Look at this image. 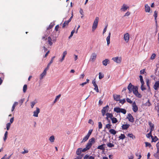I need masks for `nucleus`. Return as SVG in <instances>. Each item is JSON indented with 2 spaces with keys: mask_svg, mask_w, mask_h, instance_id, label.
Instances as JSON below:
<instances>
[{
  "mask_svg": "<svg viewBox=\"0 0 159 159\" xmlns=\"http://www.w3.org/2000/svg\"><path fill=\"white\" fill-rule=\"evenodd\" d=\"M95 143V139L94 138H92L89 140L86 145L87 148L89 149L92 147L93 144Z\"/></svg>",
  "mask_w": 159,
  "mask_h": 159,
  "instance_id": "1",
  "label": "nucleus"
},
{
  "mask_svg": "<svg viewBox=\"0 0 159 159\" xmlns=\"http://www.w3.org/2000/svg\"><path fill=\"white\" fill-rule=\"evenodd\" d=\"M99 20V18L96 17L94 21L93 26H92V31H94L95 30L97 27L98 23Z\"/></svg>",
  "mask_w": 159,
  "mask_h": 159,
  "instance_id": "2",
  "label": "nucleus"
},
{
  "mask_svg": "<svg viewBox=\"0 0 159 159\" xmlns=\"http://www.w3.org/2000/svg\"><path fill=\"white\" fill-rule=\"evenodd\" d=\"M109 106L107 105L103 108V109L102 110L101 112L102 115L103 116L105 115L106 112L107 111H108L109 110Z\"/></svg>",
  "mask_w": 159,
  "mask_h": 159,
  "instance_id": "3",
  "label": "nucleus"
},
{
  "mask_svg": "<svg viewBox=\"0 0 159 159\" xmlns=\"http://www.w3.org/2000/svg\"><path fill=\"white\" fill-rule=\"evenodd\" d=\"M115 62L117 63H120L121 61V57H113L112 59Z\"/></svg>",
  "mask_w": 159,
  "mask_h": 159,
  "instance_id": "4",
  "label": "nucleus"
},
{
  "mask_svg": "<svg viewBox=\"0 0 159 159\" xmlns=\"http://www.w3.org/2000/svg\"><path fill=\"white\" fill-rule=\"evenodd\" d=\"M127 118L128 119L129 121L133 123L134 122V118H133L132 116L130 113L128 114Z\"/></svg>",
  "mask_w": 159,
  "mask_h": 159,
  "instance_id": "5",
  "label": "nucleus"
},
{
  "mask_svg": "<svg viewBox=\"0 0 159 159\" xmlns=\"http://www.w3.org/2000/svg\"><path fill=\"white\" fill-rule=\"evenodd\" d=\"M138 107L137 106L136 102H134L132 105V110L134 112H136L138 110Z\"/></svg>",
  "mask_w": 159,
  "mask_h": 159,
  "instance_id": "6",
  "label": "nucleus"
},
{
  "mask_svg": "<svg viewBox=\"0 0 159 159\" xmlns=\"http://www.w3.org/2000/svg\"><path fill=\"white\" fill-rule=\"evenodd\" d=\"M92 83L94 87V89L97 93H98L99 92L97 84L96 83L95 80V79L93 80Z\"/></svg>",
  "mask_w": 159,
  "mask_h": 159,
  "instance_id": "7",
  "label": "nucleus"
},
{
  "mask_svg": "<svg viewBox=\"0 0 159 159\" xmlns=\"http://www.w3.org/2000/svg\"><path fill=\"white\" fill-rule=\"evenodd\" d=\"M40 109L38 107L36 108V110L33 112V116L37 117L38 116V114L40 112Z\"/></svg>",
  "mask_w": 159,
  "mask_h": 159,
  "instance_id": "8",
  "label": "nucleus"
},
{
  "mask_svg": "<svg viewBox=\"0 0 159 159\" xmlns=\"http://www.w3.org/2000/svg\"><path fill=\"white\" fill-rule=\"evenodd\" d=\"M97 57V55L95 53H93L92 54L90 60L93 62L96 59Z\"/></svg>",
  "mask_w": 159,
  "mask_h": 159,
  "instance_id": "9",
  "label": "nucleus"
},
{
  "mask_svg": "<svg viewBox=\"0 0 159 159\" xmlns=\"http://www.w3.org/2000/svg\"><path fill=\"white\" fill-rule=\"evenodd\" d=\"M129 34L128 33H126L124 35V39L126 43H128L129 41Z\"/></svg>",
  "mask_w": 159,
  "mask_h": 159,
  "instance_id": "10",
  "label": "nucleus"
},
{
  "mask_svg": "<svg viewBox=\"0 0 159 159\" xmlns=\"http://www.w3.org/2000/svg\"><path fill=\"white\" fill-rule=\"evenodd\" d=\"M129 8L128 6H127L125 4H123L120 9V10L123 11H125Z\"/></svg>",
  "mask_w": 159,
  "mask_h": 159,
  "instance_id": "11",
  "label": "nucleus"
},
{
  "mask_svg": "<svg viewBox=\"0 0 159 159\" xmlns=\"http://www.w3.org/2000/svg\"><path fill=\"white\" fill-rule=\"evenodd\" d=\"M157 14H158V13L157 11H154V17L155 20L156 24V28L157 29Z\"/></svg>",
  "mask_w": 159,
  "mask_h": 159,
  "instance_id": "12",
  "label": "nucleus"
},
{
  "mask_svg": "<svg viewBox=\"0 0 159 159\" xmlns=\"http://www.w3.org/2000/svg\"><path fill=\"white\" fill-rule=\"evenodd\" d=\"M113 98L116 101H119L120 99V95H114Z\"/></svg>",
  "mask_w": 159,
  "mask_h": 159,
  "instance_id": "13",
  "label": "nucleus"
},
{
  "mask_svg": "<svg viewBox=\"0 0 159 159\" xmlns=\"http://www.w3.org/2000/svg\"><path fill=\"white\" fill-rule=\"evenodd\" d=\"M47 74V71L44 70L43 72L40 75V80H42L44 77Z\"/></svg>",
  "mask_w": 159,
  "mask_h": 159,
  "instance_id": "14",
  "label": "nucleus"
},
{
  "mask_svg": "<svg viewBox=\"0 0 159 159\" xmlns=\"http://www.w3.org/2000/svg\"><path fill=\"white\" fill-rule=\"evenodd\" d=\"M159 87V81H156L153 86V88L156 90L158 89Z\"/></svg>",
  "mask_w": 159,
  "mask_h": 159,
  "instance_id": "15",
  "label": "nucleus"
},
{
  "mask_svg": "<svg viewBox=\"0 0 159 159\" xmlns=\"http://www.w3.org/2000/svg\"><path fill=\"white\" fill-rule=\"evenodd\" d=\"M130 125L129 124L123 125L121 126L122 129L123 130L127 129L129 127Z\"/></svg>",
  "mask_w": 159,
  "mask_h": 159,
  "instance_id": "16",
  "label": "nucleus"
},
{
  "mask_svg": "<svg viewBox=\"0 0 159 159\" xmlns=\"http://www.w3.org/2000/svg\"><path fill=\"white\" fill-rule=\"evenodd\" d=\"M145 11L146 12H149L150 10V7L148 5V4H146L145 5Z\"/></svg>",
  "mask_w": 159,
  "mask_h": 159,
  "instance_id": "17",
  "label": "nucleus"
},
{
  "mask_svg": "<svg viewBox=\"0 0 159 159\" xmlns=\"http://www.w3.org/2000/svg\"><path fill=\"white\" fill-rule=\"evenodd\" d=\"M111 33L109 32L108 36L107 37L106 39L107 46H109L110 43V38L111 37Z\"/></svg>",
  "mask_w": 159,
  "mask_h": 159,
  "instance_id": "18",
  "label": "nucleus"
},
{
  "mask_svg": "<svg viewBox=\"0 0 159 159\" xmlns=\"http://www.w3.org/2000/svg\"><path fill=\"white\" fill-rule=\"evenodd\" d=\"M67 52L66 51H65L63 52V53L62 57V58L59 60V61L61 62H62V61L64 60V58L65 57V56L67 54Z\"/></svg>",
  "mask_w": 159,
  "mask_h": 159,
  "instance_id": "19",
  "label": "nucleus"
},
{
  "mask_svg": "<svg viewBox=\"0 0 159 159\" xmlns=\"http://www.w3.org/2000/svg\"><path fill=\"white\" fill-rule=\"evenodd\" d=\"M67 52L66 51H65L63 52V53L62 57V58L59 60V61L61 62H62V61L64 60V58L65 57V56L67 54Z\"/></svg>",
  "mask_w": 159,
  "mask_h": 159,
  "instance_id": "20",
  "label": "nucleus"
},
{
  "mask_svg": "<svg viewBox=\"0 0 159 159\" xmlns=\"http://www.w3.org/2000/svg\"><path fill=\"white\" fill-rule=\"evenodd\" d=\"M67 52L66 51H65L63 52V53L62 57V58L59 60V61L61 62H62V61L64 60V58L65 57V56L67 54Z\"/></svg>",
  "mask_w": 159,
  "mask_h": 159,
  "instance_id": "21",
  "label": "nucleus"
},
{
  "mask_svg": "<svg viewBox=\"0 0 159 159\" xmlns=\"http://www.w3.org/2000/svg\"><path fill=\"white\" fill-rule=\"evenodd\" d=\"M105 145V144H103L100 145H99L98 147L97 148L98 149H99L104 151L105 149V148L104 147Z\"/></svg>",
  "mask_w": 159,
  "mask_h": 159,
  "instance_id": "22",
  "label": "nucleus"
},
{
  "mask_svg": "<svg viewBox=\"0 0 159 159\" xmlns=\"http://www.w3.org/2000/svg\"><path fill=\"white\" fill-rule=\"evenodd\" d=\"M133 85H132V84L131 83H130L128 85L127 87V89L129 91V93H130L132 91V87Z\"/></svg>",
  "mask_w": 159,
  "mask_h": 159,
  "instance_id": "23",
  "label": "nucleus"
},
{
  "mask_svg": "<svg viewBox=\"0 0 159 159\" xmlns=\"http://www.w3.org/2000/svg\"><path fill=\"white\" fill-rule=\"evenodd\" d=\"M148 124L149 125L150 127V131H152L154 129V125L151 121L148 122Z\"/></svg>",
  "mask_w": 159,
  "mask_h": 159,
  "instance_id": "24",
  "label": "nucleus"
},
{
  "mask_svg": "<svg viewBox=\"0 0 159 159\" xmlns=\"http://www.w3.org/2000/svg\"><path fill=\"white\" fill-rule=\"evenodd\" d=\"M82 148H80L77 149L76 150V153L78 155H80L82 152Z\"/></svg>",
  "mask_w": 159,
  "mask_h": 159,
  "instance_id": "25",
  "label": "nucleus"
},
{
  "mask_svg": "<svg viewBox=\"0 0 159 159\" xmlns=\"http://www.w3.org/2000/svg\"><path fill=\"white\" fill-rule=\"evenodd\" d=\"M153 155L156 158L159 159V150H157V152L154 153Z\"/></svg>",
  "mask_w": 159,
  "mask_h": 159,
  "instance_id": "26",
  "label": "nucleus"
},
{
  "mask_svg": "<svg viewBox=\"0 0 159 159\" xmlns=\"http://www.w3.org/2000/svg\"><path fill=\"white\" fill-rule=\"evenodd\" d=\"M37 102L38 101L36 99H35V100H34V101L31 102V107L32 108H33L34 105H35V104L37 103Z\"/></svg>",
  "mask_w": 159,
  "mask_h": 159,
  "instance_id": "27",
  "label": "nucleus"
},
{
  "mask_svg": "<svg viewBox=\"0 0 159 159\" xmlns=\"http://www.w3.org/2000/svg\"><path fill=\"white\" fill-rule=\"evenodd\" d=\"M133 93L138 91V88L137 86H133V87L132 89Z\"/></svg>",
  "mask_w": 159,
  "mask_h": 159,
  "instance_id": "28",
  "label": "nucleus"
},
{
  "mask_svg": "<svg viewBox=\"0 0 159 159\" xmlns=\"http://www.w3.org/2000/svg\"><path fill=\"white\" fill-rule=\"evenodd\" d=\"M48 44L50 45L51 46L52 44V39L51 37L49 36L48 38Z\"/></svg>",
  "mask_w": 159,
  "mask_h": 159,
  "instance_id": "29",
  "label": "nucleus"
},
{
  "mask_svg": "<svg viewBox=\"0 0 159 159\" xmlns=\"http://www.w3.org/2000/svg\"><path fill=\"white\" fill-rule=\"evenodd\" d=\"M89 136L86 135L83 139L81 141V143H82L86 141L89 138Z\"/></svg>",
  "mask_w": 159,
  "mask_h": 159,
  "instance_id": "30",
  "label": "nucleus"
},
{
  "mask_svg": "<svg viewBox=\"0 0 159 159\" xmlns=\"http://www.w3.org/2000/svg\"><path fill=\"white\" fill-rule=\"evenodd\" d=\"M109 132L113 135H115L116 134V131L113 129H111L109 130Z\"/></svg>",
  "mask_w": 159,
  "mask_h": 159,
  "instance_id": "31",
  "label": "nucleus"
},
{
  "mask_svg": "<svg viewBox=\"0 0 159 159\" xmlns=\"http://www.w3.org/2000/svg\"><path fill=\"white\" fill-rule=\"evenodd\" d=\"M109 60L107 59H106L104 60L102 62L103 65L106 66L107 65L108 62H109Z\"/></svg>",
  "mask_w": 159,
  "mask_h": 159,
  "instance_id": "32",
  "label": "nucleus"
},
{
  "mask_svg": "<svg viewBox=\"0 0 159 159\" xmlns=\"http://www.w3.org/2000/svg\"><path fill=\"white\" fill-rule=\"evenodd\" d=\"M134 94L138 98H141L142 97V95L140 93H139L138 91L136 92L135 93H134Z\"/></svg>",
  "mask_w": 159,
  "mask_h": 159,
  "instance_id": "33",
  "label": "nucleus"
},
{
  "mask_svg": "<svg viewBox=\"0 0 159 159\" xmlns=\"http://www.w3.org/2000/svg\"><path fill=\"white\" fill-rule=\"evenodd\" d=\"M55 25V24L54 23H51L49 25V26L47 29V30H48L51 29Z\"/></svg>",
  "mask_w": 159,
  "mask_h": 159,
  "instance_id": "34",
  "label": "nucleus"
},
{
  "mask_svg": "<svg viewBox=\"0 0 159 159\" xmlns=\"http://www.w3.org/2000/svg\"><path fill=\"white\" fill-rule=\"evenodd\" d=\"M69 22L67 21H66L62 25V28H64L66 26H67Z\"/></svg>",
  "mask_w": 159,
  "mask_h": 159,
  "instance_id": "35",
  "label": "nucleus"
},
{
  "mask_svg": "<svg viewBox=\"0 0 159 159\" xmlns=\"http://www.w3.org/2000/svg\"><path fill=\"white\" fill-rule=\"evenodd\" d=\"M120 108L119 107H116L114 108V111L116 112L117 113L120 112Z\"/></svg>",
  "mask_w": 159,
  "mask_h": 159,
  "instance_id": "36",
  "label": "nucleus"
},
{
  "mask_svg": "<svg viewBox=\"0 0 159 159\" xmlns=\"http://www.w3.org/2000/svg\"><path fill=\"white\" fill-rule=\"evenodd\" d=\"M151 139L152 142H155L157 141L158 139V138L156 136H155L154 137L153 136V137H152Z\"/></svg>",
  "mask_w": 159,
  "mask_h": 159,
  "instance_id": "37",
  "label": "nucleus"
},
{
  "mask_svg": "<svg viewBox=\"0 0 159 159\" xmlns=\"http://www.w3.org/2000/svg\"><path fill=\"white\" fill-rule=\"evenodd\" d=\"M111 120L112 121V123L113 124L116 123L118 121L117 119L116 118L114 117H113L112 118H111Z\"/></svg>",
  "mask_w": 159,
  "mask_h": 159,
  "instance_id": "38",
  "label": "nucleus"
},
{
  "mask_svg": "<svg viewBox=\"0 0 159 159\" xmlns=\"http://www.w3.org/2000/svg\"><path fill=\"white\" fill-rule=\"evenodd\" d=\"M106 115L107 116L110 118L111 119L113 117V115L112 114L107 113Z\"/></svg>",
  "mask_w": 159,
  "mask_h": 159,
  "instance_id": "39",
  "label": "nucleus"
},
{
  "mask_svg": "<svg viewBox=\"0 0 159 159\" xmlns=\"http://www.w3.org/2000/svg\"><path fill=\"white\" fill-rule=\"evenodd\" d=\"M120 112H121L123 114H125L126 113V111L125 109L120 108Z\"/></svg>",
  "mask_w": 159,
  "mask_h": 159,
  "instance_id": "40",
  "label": "nucleus"
},
{
  "mask_svg": "<svg viewBox=\"0 0 159 159\" xmlns=\"http://www.w3.org/2000/svg\"><path fill=\"white\" fill-rule=\"evenodd\" d=\"M128 136L130 138H132V139H135V137L132 134H129Z\"/></svg>",
  "mask_w": 159,
  "mask_h": 159,
  "instance_id": "41",
  "label": "nucleus"
},
{
  "mask_svg": "<svg viewBox=\"0 0 159 159\" xmlns=\"http://www.w3.org/2000/svg\"><path fill=\"white\" fill-rule=\"evenodd\" d=\"M55 139V137L53 135L51 136L49 138V140L51 142H53L54 141Z\"/></svg>",
  "mask_w": 159,
  "mask_h": 159,
  "instance_id": "42",
  "label": "nucleus"
},
{
  "mask_svg": "<svg viewBox=\"0 0 159 159\" xmlns=\"http://www.w3.org/2000/svg\"><path fill=\"white\" fill-rule=\"evenodd\" d=\"M152 131H150V132L147 134L146 136L147 138H149L151 137V138H152L153 137V136L152 135Z\"/></svg>",
  "mask_w": 159,
  "mask_h": 159,
  "instance_id": "43",
  "label": "nucleus"
},
{
  "mask_svg": "<svg viewBox=\"0 0 159 159\" xmlns=\"http://www.w3.org/2000/svg\"><path fill=\"white\" fill-rule=\"evenodd\" d=\"M61 95L60 94L59 95L57 96L55 100L54 101V103H56V102L59 99V98L61 97Z\"/></svg>",
  "mask_w": 159,
  "mask_h": 159,
  "instance_id": "44",
  "label": "nucleus"
},
{
  "mask_svg": "<svg viewBox=\"0 0 159 159\" xmlns=\"http://www.w3.org/2000/svg\"><path fill=\"white\" fill-rule=\"evenodd\" d=\"M125 138V136L124 134H121L119 136L120 139H123Z\"/></svg>",
  "mask_w": 159,
  "mask_h": 159,
  "instance_id": "45",
  "label": "nucleus"
},
{
  "mask_svg": "<svg viewBox=\"0 0 159 159\" xmlns=\"http://www.w3.org/2000/svg\"><path fill=\"white\" fill-rule=\"evenodd\" d=\"M27 89V85L26 84H25L23 87V92L24 93L26 92Z\"/></svg>",
  "mask_w": 159,
  "mask_h": 159,
  "instance_id": "46",
  "label": "nucleus"
},
{
  "mask_svg": "<svg viewBox=\"0 0 159 159\" xmlns=\"http://www.w3.org/2000/svg\"><path fill=\"white\" fill-rule=\"evenodd\" d=\"M107 145L109 148H111L114 147V145L113 144L110 143H108L107 144Z\"/></svg>",
  "mask_w": 159,
  "mask_h": 159,
  "instance_id": "47",
  "label": "nucleus"
},
{
  "mask_svg": "<svg viewBox=\"0 0 159 159\" xmlns=\"http://www.w3.org/2000/svg\"><path fill=\"white\" fill-rule=\"evenodd\" d=\"M7 134H8V132L7 131H6L4 134V137L3 139L4 141H5L6 140L7 137Z\"/></svg>",
  "mask_w": 159,
  "mask_h": 159,
  "instance_id": "48",
  "label": "nucleus"
},
{
  "mask_svg": "<svg viewBox=\"0 0 159 159\" xmlns=\"http://www.w3.org/2000/svg\"><path fill=\"white\" fill-rule=\"evenodd\" d=\"M140 80V81L141 82V84H144V82L143 80V76L141 75H140L139 76Z\"/></svg>",
  "mask_w": 159,
  "mask_h": 159,
  "instance_id": "49",
  "label": "nucleus"
},
{
  "mask_svg": "<svg viewBox=\"0 0 159 159\" xmlns=\"http://www.w3.org/2000/svg\"><path fill=\"white\" fill-rule=\"evenodd\" d=\"M104 75L102 74L101 72L99 73V79H101L104 77Z\"/></svg>",
  "mask_w": 159,
  "mask_h": 159,
  "instance_id": "50",
  "label": "nucleus"
},
{
  "mask_svg": "<svg viewBox=\"0 0 159 159\" xmlns=\"http://www.w3.org/2000/svg\"><path fill=\"white\" fill-rule=\"evenodd\" d=\"M144 84H141V89L143 91L146 89V88L144 86Z\"/></svg>",
  "mask_w": 159,
  "mask_h": 159,
  "instance_id": "51",
  "label": "nucleus"
},
{
  "mask_svg": "<svg viewBox=\"0 0 159 159\" xmlns=\"http://www.w3.org/2000/svg\"><path fill=\"white\" fill-rule=\"evenodd\" d=\"M145 146L146 147H149L150 148L151 146V145L150 143L147 142H145Z\"/></svg>",
  "mask_w": 159,
  "mask_h": 159,
  "instance_id": "52",
  "label": "nucleus"
},
{
  "mask_svg": "<svg viewBox=\"0 0 159 159\" xmlns=\"http://www.w3.org/2000/svg\"><path fill=\"white\" fill-rule=\"evenodd\" d=\"M111 125L110 123H108L106 125L105 128L108 129H109L111 128Z\"/></svg>",
  "mask_w": 159,
  "mask_h": 159,
  "instance_id": "53",
  "label": "nucleus"
},
{
  "mask_svg": "<svg viewBox=\"0 0 159 159\" xmlns=\"http://www.w3.org/2000/svg\"><path fill=\"white\" fill-rule=\"evenodd\" d=\"M145 105L146 106H148L149 107L151 105V104L150 103L149 100H148V102H146Z\"/></svg>",
  "mask_w": 159,
  "mask_h": 159,
  "instance_id": "54",
  "label": "nucleus"
},
{
  "mask_svg": "<svg viewBox=\"0 0 159 159\" xmlns=\"http://www.w3.org/2000/svg\"><path fill=\"white\" fill-rule=\"evenodd\" d=\"M156 55L155 53H153L150 59L151 60L154 59L156 57Z\"/></svg>",
  "mask_w": 159,
  "mask_h": 159,
  "instance_id": "55",
  "label": "nucleus"
},
{
  "mask_svg": "<svg viewBox=\"0 0 159 159\" xmlns=\"http://www.w3.org/2000/svg\"><path fill=\"white\" fill-rule=\"evenodd\" d=\"M135 155L136 156L138 157V159H140L142 157L141 154H139L138 153H136Z\"/></svg>",
  "mask_w": 159,
  "mask_h": 159,
  "instance_id": "56",
  "label": "nucleus"
},
{
  "mask_svg": "<svg viewBox=\"0 0 159 159\" xmlns=\"http://www.w3.org/2000/svg\"><path fill=\"white\" fill-rule=\"evenodd\" d=\"M120 103L122 104H124L125 102V99L123 100H120L119 101Z\"/></svg>",
  "mask_w": 159,
  "mask_h": 159,
  "instance_id": "57",
  "label": "nucleus"
},
{
  "mask_svg": "<svg viewBox=\"0 0 159 159\" xmlns=\"http://www.w3.org/2000/svg\"><path fill=\"white\" fill-rule=\"evenodd\" d=\"M75 30H74L72 31L71 32L70 35L69 37V39H70L71 37L73 35V34H74V33H75Z\"/></svg>",
  "mask_w": 159,
  "mask_h": 159,
  "instance_id": "58",
  "label": "nucleus"
},
{
  "mask_svg": "<svg viewBox=\"0 0 159 159\" xmlns=\"http://www.w3.org/2000/svg\"><path fill=\"white\" fill-rule=\"evenodd\" d=\"M11 124L10 123H8L7 124V130H8L10 128Z\"/></svg>",
  "mask_w": 159,
  "mask_h": 159,
  "instance_id": "59",
  "label": "nucleus"
},
{
  "mask_svg": "<svg viewBox=\"0 0 159 159\" xmlns=\"http://www.w3.org/2000/svg\"><path fill=\"white\" fill-rule=\"evenodd\" d=\"M98 128L99 129H101L102 127V125L101 122H99L98 123Z\"/></svg>",
  "mask_w": 159,
  "mask_h": 159,
  "instance_id": "60",
  "label": "nucleus"
},
{
  "mask_svg": "<svg viewBox=\"0 0 159 159\" xmlns=\"http://www.w3.org/2000/svg\"><path fill=\"white\" fill-rule=\"evenodd\" d=\"M51 64H50V63H49L48 64L47 67L44 69V70L47 71V70L49 69L50 66V65Z\"/></svg>",
  "mask_w": 159,
  "mask_h": 159,
  "instance_id": "61",
  "label": "nucleus"
},
{
  "mask_svg": "<svg viewBox=\"0 0 159 159\" xmlns=\"http://www.w3.org/2000/svg\"><path fill=\"white\" fill-rule=\"evenodd\" d=\"M126 101L128 102L130 104L132 103V101H131V100L129 98H126Z\"/></svg>",
  "mask_w": 159,
  "mask_h": 159,
  "instance_id": "62",
  "label": "nucleus"
},
{
  "mask_svg": "<svg viewBox=\"0 0 159 159\" xmlns=\"http://www.w3.org/2000/svg\"><path fill=\"white\" fill-rule=\"evenodd\" d=\"M145 69H143V70H141L140 71V74H144V73L145 72Z\"/></svg>",
  "mask_w": 159,
  "mask_h": 159,
  "instance_id": "63",
  "label": "nucleus"
},
{
  "mask_svg": "<svg viewBox=\"0 0 159 159\" xmlns=\"http://www.w3.org/2000/svg\"><path fill=\"white\" fill-rule=\"evenodd\" d=\"M88 123L89 124H91L93 125L94 123L92 119H89V120Z\"/></svg>",
  "mask_w": 159,
  "mask_h": 159,
  "instance_id": "64",
  "label": "nucleus"
}]
</instances>
